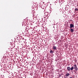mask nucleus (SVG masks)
Instances as JSON below:
<instances>
[{"instance_id":"nucleus-12","label":"nucleus","mask_w":78,"mask_h":78,"mask_svg":"<svg viewBox=\"0 0 78 78\" xmlns=\"http://www.w3.org/2000/svg\"><path fill=\"white\" fill-rule=\"evenodd\" d=\"M26 31V32H27V33L28 32V31L27 30V31ZM26 33V34H28V33Z\"/></svg>"},{"instance_id":"nucleus-13","label":"nucleus","mask_w":78,"mask_h":78,"mask_svg":"<svg viewBox=\"0 0 78 78\" xmlns=\"http://www.w3.org/2000/svg\"><path fill=\"white\" fill-rule=\"evenodd\" d=\"M70 78H72V77H70Z\"/></svg>"},{"instance_id":"nucleus-2","label":"nucleus","mask_w":78,"mask_h":78,"mask_svg":"<svg viewBox=\"0 0 78 78\" xmlns=\"http://www.w3.org/2000/svg\"><path fill=\"white\" fill-rule=\"evenodd\" d=\"M57 12L60 13L61 12V9L57 8Z\"/></svg>"},{"instance_id":"nucleus-11","label":"nucleus","mask_w":78,"mask_h":78,"mask_svg":"<svg viewBox=\"0 0 78 78\" xmlns=\"http://www.w3.org/2000/svg\"><path fill=\"white\" fill-rule=\"evenodd\" d=\"M75 11H78V9H75Z\"/></svg>"},{"instance_id":"nucleus-10","label":"nucleus","mask_w":78,"mask_h":78,"mask_svg":"<svg viewBox=\"0 0 78 78\" xmlns=\"http://www.w3.org/2000/svg\"><path fill=\"white\" fill-rule=\"evenodd\" d=\"M50 53H53V51H52V50H51L50 51Z\"/></svg>"},{"instance_id":"nucleus-4","label":"nucleus","mask_w":78,"mask_h":78,"mask_svg":"<svg viewBox=\"0 0 78 78\" xmlns=\"http://www.w3.org/2000/svg\"><path fill=\"white\" fill-rule=\"evenodd\" d=\"M70 67L69 66L67 67V70H68V72H70Z\"/></svg>"},{"instance_id":"nucleus-5","label":"nucleus","mask_w":78,"mask_h":78,"mask_svg":"<svg viewBox=\"0 0 78 78\" xmlns=\"http://www.w3.org/2000/svg\"><path fill=\"white\" fill-rule=\"evenodd\" d=\"M53 50H57V49H56V47L55 46H53Z\"/></svg>"},{"instance_id":"nucleus-7","label":"nucleus","mask_w":78,"mask_h":78,"mask_svg":"<svg viewBox=\"0 0 78 78\" xmlns=\"http://www.w3.org/2000/svg\"><path fill=\"white\" fill-rule=\"evenodd\" d=\"M33 17H35V18H36V17H37V16L36 15H35L34 14H33Z\"/></svg>"},{"instance_id":"nucleus-3","label":"nucleus","mask_w":78,"mask_h":78,"mask_svg":"<svg viewBox=\"0 0 78 78\" xmlns=\"http://www.w3.org/2000/svg\"><path fill=\"white\" fill-rule=\"evenodd\" d=\"M74 27V25L73 24H70V28H73Z\"/></svg>"},{"instance_id":"nucleus-8","label":"nucleus","mask_w":78,"mask_h":78,"mask_svg":"<svg viewBox=\"0 0 78 78\" xmlns=\"http://www.w3.org/2000/svg\"><path fill=\"white\" fill-rule=\"evenodd\" d=\"M74 69V67L73 66H72V67L70 68V70H73V69Z\"/></svg>"},{"instance_id":"nucleus-1","label":"nucleus","mask_w":78,"mask_h":78,"mask_svg":"<svg viewBox=\"0 0 78 78\" xmlns=\"http://www.w3.org/2000/svg\"><path fill=\"white\" fill-rule=\"evenodd\" d=\"M74 69H75V71H76V72H77V71L78 70V68H77V66H76V65H74Z\"/></svg>"},{"instance_id":"nucleus-6","label":"nucleus","mask_w":78,"mask_h":78,"mask_svg":"<svg viewBox=\"0 0 78 78\" xmlns=\"http://www.w3.org/2000/svg\"><path fill=\"white\" fill-rule=\"evenodd\" d=\"M70 31L71 32V33H73V31H74V30H73V29L72 28H71V29H70Z\"/></svg>"},{"instance_id":"nucleus-9","label":"nucleus","mask_w":78,"mask_h":78,"mask_svg":"<svg viewBox=\"0 0 78 78\" xmlns=\"http://www.w3.org/2000/svg\"><path fill=\"white\" fill-rule=\"evenodd\" d=\"M69 75H70L69 73H67L66 74V76H69Z\"/></svg>"}]
</instances>
